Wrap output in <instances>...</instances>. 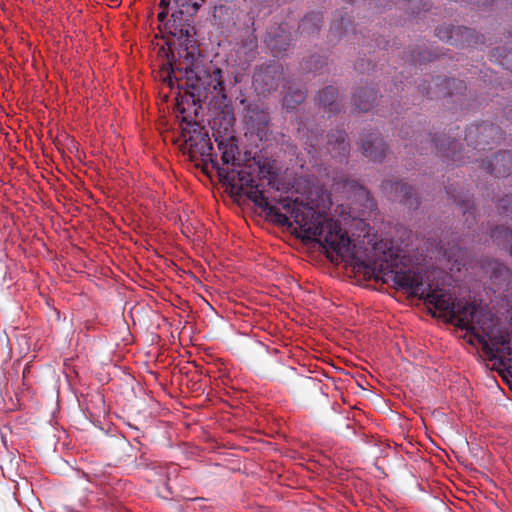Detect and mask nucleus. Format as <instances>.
Returning a JSON list of instances; mask_svg holds the SVG:
<instances>
[{
    "instance_id": "obj_1",
    "label": "nucleus",
    "mask_w": 512,
    "mask_h": 512,
    "mask_svg": "<svg viewBox=\"0 0 512 512\" xmlns=\"http://www.w3.org/2000/svg\"><path fill=\"white\" fill-rule=\"evenodd\" d=\"M366 269L365 274L369 277L384 283L393 282L398 289L423 298L429 310H435L433 315L446 318L465 330L464 339L470 345H481L489 359L498 361L506 369H512V331L501 329L492 319L486 321L487 318L479 315L475 305L454 302L451 294L425 287L422 276L417 272L393 271L387 260Z\"/></svg>"
},
{
    "instance_id": "obj_2",
    "label": "nucleus",
    "mask_w": 512,
    "mask_h": 512,
    "mask_svg": "<svg viewBox=\"0 0 512 512\" xmlns=\"http://www.w3.org/2000/svg\"><path fill=\"white\" fill-rule=\"evenodd\" d=\"M219 171L232 189L246 194L257 206L274 216L282 225L291 227L298 237L321 244L327 251L344 258L350 254V239L332 219L326 218L312 207L297 200L284 199L278 203L265 196L256 181L245 171Z\"/></svg>"
},
{
    "instance_id": "obj_3",
    "label": "nucleus",
    "mask_w": 512,
    "mask_h": 512,
    "mask_svg": "<svg viewBox=\"0 0 512 512\" xmlns=\"http://www.w3.org/2000/svg\"><path fill=\"white\" fill-rule=\"evenodd\" d=\"M182 136L192 155H200L204 161L212 160L213 145L206 131L196 125L192 130L183 129Z\"/></svg>"
},
{
    "instance_id": "obj_4",
    "label": "nucleus",
    "mask_w": 512,
    "mask_h": 512,
    "mask_svg": "<svg viewBox=\"0 0 512 512\" xmlns=\"http://www.w3.org/2000/svg\"><path fill=\"white\" fill-rule=\"evenodd\" d=\"M216 142H218V148L221 151V159L224 164H235L236 155L238 153V147L234 137L229 136L226 139L215 136Z\"/></svg>"
},
{
    "instance_id": "obj_5",
    "label": "nucleus",
    "mask_w": 512,
    "mask_h": 512,
    "mask_svg": "<svg viewBox=\"0 0 512 512\" xmlns=\"http://www.w3.org/2000/svg\"><path fill=\"white\" fill-rule=\"evenodd\" d=\"M364 153L367 157H372V152L369 150V147L366 144L363 146Z\"/></svg>"
},
{
    "instance_id": "obj_6",
    "label": "nucleus",
    "mask_w": 512,
    "mask_h": 512,
    "mask_svg": "<svg viewBox=\"0 0 512 512\" xmlns=\"http://www.w3.org/2000/svg\"><path fill=\"white\" fill-rule=\"evenodd\" d=\"M328 92H333L332 88L327 89Z\"/></svg>"
}]
</instances>
